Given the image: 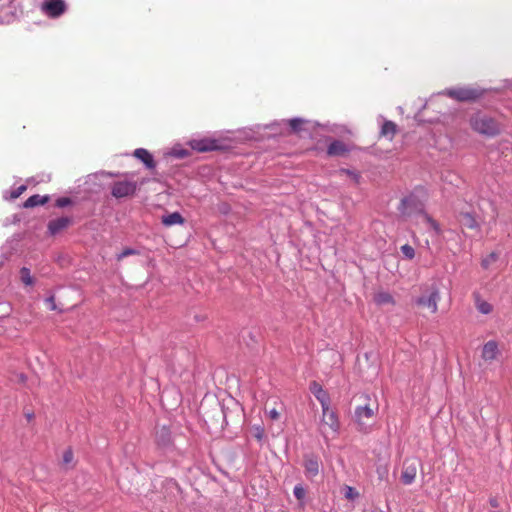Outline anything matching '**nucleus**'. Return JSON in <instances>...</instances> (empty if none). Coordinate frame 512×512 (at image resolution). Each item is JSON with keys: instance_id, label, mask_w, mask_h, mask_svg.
<instances>
[{"instance_id": "nucleus-25", "label": "nucleus", "mask_w": 512, "mask_h": 512, "mask_svg": "<svg viewBox=\"0 0 512 512\" xmlns=\"http://www.w3.org/2000/svg\"><path fill=\"white\" fill-rule=\"evenodd\" d=\"M342 491H343L344 497L348 500L353 501L359 497V492L355 488H353L349 485H344Z\"/></svg>"}, {"instance_id": "nucleus-23", "label": "nucleus", "mask_w": 512, "mask_h": 512, "mask_svg": "<svg viewBox=\"0 0 512 512\" xmlns=\"http://www.w3.org/2000/svg\"><path fill=\"white\" fill-rule=\"evenodd\" d=\"M289 126L294 133H299L303 130L304 125L307 123L305 119L293 118L289 120Z\"/></svg>"}, {"instance_id": "nucleus-22", "label": "nucleus", "mask_w": 512, "mask_h": 512, "mask_svg": "<svg viewBox=\"0 0 512 512\" xmlns=\"http://www.w3.org/2000/svg\"><path fill=\"white\" fill-rule=\"evenodd\" d=\"M477 310L482 314H490L493 311V307L490 303L477 297L475 300Z\"/></svg>"}, {"instance_id": "nucleus-10", "label": "nucleus", "mask_w": 512, "mask_h": 512, "mask_svg": "<svg viewBox=\"0 0 512 512\" xmlns=\"http://www.w3.org/2000/svg\"><path fill=\"white\" fill-rule=\"evenodd\" d=\"M42 10L51 18L62 15L66 10L64 0H46L42 5Z\"/></svg>"}, {"instance_id": "nucleus-36", "label": "nucleus", "mask_w": 512, "mask_h": 512, "mask_svg": "<svg viewBox=\"0 0 512 512\" xmlns=\"http://www.w3.org/2000/svg\"><path fill=\"white\" fill-rule=\"evenodd\" d=\"M25 189H26V187H25V186H20V187L18 188L17 193H16V194H14L13 196H14V197H18V196H19V195H20V194H21Z\"/></svg>"}, {"instance_id": "nucleus-8", "label": "nucleus", "mask_w": 512, "mask_h": 512, "mask_svg": "<svg viewBox=\"0 0 512 512\" xmlns=\"http://www.w3.org/2000/svg\"><path fill=\"white\" fill-rule=\"evenodd\" d=\"M419 461L416 459H406L403 463V469L401 473V482L404 485L412 484L417 476Z\"/></svg>"}, {"instance_id": "nucleus-5", "label": "nucleus", "mask_w": 512, "mask_h": 512, "mask_svg": "<svg viewBox=\"0 0 512 512\" xmlns=\"http://www.w3.org/2000/svg\"><path fill=\"white\" fill-rule=\"evenodd\" d=\"M377 411V406L372 407L369 403L363 406H358L355 409L354 419L358 426L359 431L367 432L370 422L373 420Z\"/></svg>"}, {"instance_id": "nucleus-27", "label": "nucleus", "mask_w": 512, "mask_h": 512, "mask_svg": "<svg viewBox=\"0 0 512 512\" xmlns=\"http://www.w3.org/2000/svg\"><path fill=\"white\" fill-rule=\"evenodd\" d=\"M401 252L409 260H411L415 257V250L409 244H405V245L401 246Z\"/></svg>"}, {"instance_id": "nucleus-38", "label": "nucleus", "mask_w": 512, "mask_h": 512, "mask_svg": "<svg viewBox=\"0 0 512 512\" xmlns=\"http://www.w3.org/2000/svg\"><path fill=\"white\" fill-rule=\"evenodd\" d=\"M28 419H31L33 417L32 414L27 415Z\"/></svg>"}, {"instance_id": "nucleus-3", "label": "nucleus", "mask_w": 512, "mask_h": 512, "mask_svg": "<svg viewBox=\"0 0 512 512\" xmlns=\"http://www.w3.org/2000/svg\"><path fill=\"white\" fill-rule=\"evenodd\" d=\"M485 92V89L480 87L462 86L446 89L443 93L459 102H475L482 98Z\"/></svg>"}, {"instance_id": "nucleus-19", "label": "nucleus", "mask_w": 512, "mask_h": 512, "mask_svg": "<svg viewBox=\"0 0 512 512\" xmlns=\"http://www.w3.org/2000/svg\"><path fill=\"white\" fill-rule=\"evenodd\" d=\"M184 223V218L179 212H173L169 215L162 217V224L169 227L172 225H181Z\"/></svg>"}, {"instance_id": "nucleus-11", "label": "nucleus", "mask_w": 512, "mask_h": 512, "mask_svg": "<svg viewBox=\"0 0 512 512\" xmlns=\"http://www.w3.org/2000/svg\"><path fill=\"white\" fill-rule=\"evenodd\" d=\"M193 150L197 152L214 151L220 148L218 141L211 138L196 139L190 143Z\"/></svg>"}, {"instance_id": "nucleus-1", "label": "nucleus", "mask_w": 512, "mask_h": 512, "mask_svg": "<svg viewBox=\"0 0 512 512\" xmlns=\"http://www.w3.org/2000/svg\"><path fill=\"white\" fill-rule=\"evenodd\" d=\"M398 211L403 217H410L414 214H422L423 219L434 230H438L437 222L424 212V204L413 194H410L401 200L398 206Z\"/></svg>"}, {"instance_id": "nucleus-34", "label": "nucleus", "mask_w": 512, "mask_h": 512, "mask_svg": "<svg viewBox=\"0 0 512 512\" xmlns=\"http://www.w3.org/2000/svg\"><path fill=\"white\" fill-rule=\"evenodd\" d=\"M270 419L278 420L280 418V412L277 409L273 408L268 412Z\"/></svg>"}, {"instance_id": "nucleus-26", "label": "nucleus", "mask_w": 512, "mask_h": 512, "mask_svg": "<svg viewBox=\"0 0 512 512\" xmlns=\"http://www.w3.org/2000/svg\"><path fill=\"white\" fill-rule=\"evenodd\" d=\"M21 280L25 285H32L34 283L33 278L30 274V270L26 267H23L20 270Z\"/></svg>"}, {"instance_id": "nucleus-30", "label": "nucleus", "mask_w": 512, "mask_h": 512, "mask_svg": "<svg viewBox=\"0 0 512 512\" xmlns=\"http://www.w3.org/2000/svg\"><path fill=\"white\" fill-rule=\"evenodd\" d=\"M74 454L72 449L68 448L64 451L62 461L64 465H69L73 462Z\"/></svg>"}, {"instance_id": "nucleus-13", "label": "nucleus", "mask_w": 512, "mask_h": 512, "mask_svg": "<svg viewBox=\"0 0 512 512\" xmlns=\"http://www.w3.org/2000/svg\"><path fill=\"white\" fill-rule=\"evenodd\" d=\"M71 224V218L69 217H60L54 220H51L48 223V230L51 235H56L62 230L66 229Z\"/></svg>"}, {"instance_id": "nucleus-20", "label": "nucleus", "mask_w": 512, "mask_h": 512, "mask_svg": "<svg viewBox=\"0 0 512 512\" xmlns=\"http://www.w3.org/2000/svg\"><path fill=\"white\" fill-rule=\"evenodd\" d=\"M49 201V196H40L38 194L30 196L25 202V208H33L38 205H44Z\"/></svg>"}, {"instance_id": "nucleus-14", "label": "nucleus", "mask_w": 512, "mask_h": 512, "mask_svg": "<svg viewBox=\"0 0 512 512\" xmlns=\"http://www.w3.org/2000/svg\"><path fill=\"white\" fill-rule=\"evenodd\" d=\"M133 155L134 157L142 161L146 168L152 170L156 167V162L154 161L152 154L148 150L144 148H138L134 151Z\"/></svg>"}, {"instance_id": "nucleus-6", "label": "nucleus", "mask_w": 512, "mask_h": 512, "mask_svg": "<svg viewBox=\"0 0 512 512\" xmlns=\"http://www.w3.org/2000/svg\"><path fill=\"white\" fill-rule=\"evenodd\" d=\"M326 428L337 434L340 429V422L337 413L330 408V405L322 407L320 431L325 435Z\"/></svg>"}, {"instance_id": "nucleus-21", "label": "nucleus", "mask_w": 512, "mask_h": 512, "mask_svg": "<svg viewBox=\"0 0 512 512\" xmlns=\"http://www.w3.org/2000/svg\"><path fill=\"white\" fill-rule=\"evenodd\" d=\"M374 302L377 305H385V304H395L393 296L388 292H378L374 295Z\"/></svg>"}, {"instance_id": "nucleus-24", "label": "nucleus", "mask_w": 512, "mask_h": 512, "mask_svg": "<svg viewBox=\"0 0 512 512\" xmlns=\"http://www.w3.org/2000/svg\"><path fill=\"white\" fill-rule=\"evenodd\" d=\"M338 173H339V175H345V176L349 177L355 184H359V182H360L361 176L358 172H356L354 170L342 168L338 171Z\"/></svg>"}, {"instance_id": "nucleus-12", "label": "nucleus", "mask_w": 512, "mask_h": 512, "mask_svg": "<svg viewBox=\"0 0 512 512\" xmlns=\"http://www.w3.org/2000/svg\"><path fill=\"white\" fill-rule=\"evenodd\" d=\"M310 391L316 397V399L320 402L321 407H325L330 405V397L329 394L323 389V387L316 381H312L310 383Z\"/></svg>"}, {"instance_id": "nucleus-15", "label": "nucleus", "mask_w": 512, "mask_h": 512, "mask_svg": "<svg viewBox=\"0 0 512 512\" xmlns=\"http://www.w3.org/2000/svg\"><path fill=\"white\" fill-rule=\"evenodd\" d=\"M459 223L463 228L471 230H479L480 228L475 216L468 212H461L459 214Z\"/></svg>"}, {"instance_id": "nucleus-33", "label": "nucleus", "mask_w": 512, "mask_h": 512, "mask_svg": "<svg viewBox=\"0 0 512 512\" xmlns=\"http://www.w3.org/2000/svg\"><path fill=\"white\" fill-rule=\"evenodd\" d=\"M377 474L380 480H386L388 477V467L381 466L377 468Z\"/></svg>"}, {"instance_id": "nucleus-31", "label": "nucleus", "mask_w": 512, "mask_h": 512, "mask_svg": "<svg viewBox=\"0 0 512 512\" xmlns=\"http://www.w3.org/2000/svg\"><path fill=\"white\" fill-rule=\"evenodd\" d=\"M136 254H138V251H136L135 249L125 248L120 254L117 255V261H121L122 259H124L127 256L136 255Z\"/></svg>"}, {"instance_id": "nucleus-32", "label": "nucleus", "mask_w": 512, "mask_h": 512, "mask_svg": "<svg viewBox=\"0 0 512 512\" xmlns=\"http://www.w3.org/2000/svg\"><path fill=\"white\" fill-rule=\"evenodd\" d=\"M71 204V199L68 197H61L56 200L55 205L59 208L66 207Z\"/></svg>"}, {"instance_id": "nucleus-37", "label": "nucleus", "mask_w": 512, "mask_h": 512, "mask_svg": "<svg viewBox=\"0 0 512 512\" xmlns=\"http://www.w3.org/2000/svg\"><path fill=\"white\" fill-rule=\"evenodd\" d=\"M490 504H491L492 507H497L498 506L497 500H495V499H491L490 500Z\"/></svg>"}, {"instance_id": "nucleus-29", "label": "nucleus", "mask_w": 512, "mask_h": 512, "mask_svg": "<svg viewBox=\"0 0 512 512\" xmlns=\"http://www.w3.org/2000/svg\"><path fill=\"white\" fill-rule=\"evenodd\" d=\"M293 493H294V496L297 498V500H299L300 502H303L305 495H306V491L301 485L295 486ZM301 505H303V503H301Z\"/></svg>"}, {"instance_id": "nucleus-9", "label": "nucleus", "mask_w": 512, "mask_h": 512, "mask_svg": "<svg viewBox=\"0 0 512 512\" xmlns=\"http://www.w3.org/2000/svg\"><path fill=\"white\" fill-rule=\"evenodd\" d=\"M501 355L499 343L495 340L487 341L481 349V358L485 363L497 360Z\"/></svg>"}, {"instance_id": "nucleus-17", "label": "nucleus", "mask_w": 512, "mask_h": 512, "mask_svg": "<svg viewBox=\"0 0 512 512\" xmlns=\"http://www.w3.org/2000/svg\"><path fill=\"white\" fill-rule=\"evenodd\" d=\"M304 467L308 477H314L319 473V462L316 458L305 459Z\"/></svg>"}, {"instance_id": "nucleus-2", "label": "nucleus", "mask_w": 512, "mask_h": 512, "mask_svg": "<svg viewBox=\"0 0 512 512\" xmlns=\"http://www.w3.org/2000/svg\"><path fill=\"white\" fill-rule=\"evenodd\" d=\"M470 125L475 132L487 137H495L502 131V126L496 119L480 112L470 118Z\"/></svg>"}, {"instance_id": "nucleus-35", "label": "nucleus", "mask_w": 512, "mask_h": 512, "mask_svg": "<svg viewBox=\"0 0 512 512\" xmlns=\"http://www.w3.org/2000/svg\"><path fill=\"white\" fill-rule=\"evenodd\" d=\"M257 434L256 437L260 440L263 436V429L261 427H257Z\"/></svg>"}, {"instance_id": "nucleus-28", "label": "nucleus", "mask_w": 512, "mask_h": 512, "mask_svg": "<svg viewBox=\"0 0 512 512\" xmlns=\"http://www.w3.org/2000/svg\"><path fill=\"white\" fill-rule=\"evenodd\" d=\"M498 258V255L495 252H491L486 258L482 260V267L487 269L492 263H494Z\"/></svg>"}, {"instance_id": "nucleus-7", "label": "nucleus", "mask_w": 512, "mask_h": 512, "mask_svg": "<svg viewBox=\"0 0 512 512\" xmlns=\"http://www.w3.org/2000/svg\"><path fill=\"white\" fill-rule=\"evenodd\" d=\"M137 190V182L122 180L116 181L111 186V194L115 198L132 196Z\"/></svg>"}, {"instance_id": "nucleus-4", "label": "nucleus", "mask_w": 512, "mask_h": 512, "mask_svg": "<svg viewBox=\"0 0 512 512\" xmlns=\"http://www.w3.org/2000/svg\"><path fill=\"white\" fill-rule=\"evenodd\" d=\"M440 301V292L436 285L430 286L425 292L416 299L417 306L426 308L430 313L435 314L438 311V302Z\"/></svg>"}, {"instance_id": "nucleus-16", "label": "nucleus", "mask_w": 512, "mask_h": 512, "mask_svg": "<svg viewBox=\"0 0 512 512\" xmlns=\"http://www.w3.org/2000/svg\"><path fill=\"white\" fill-rule=\"evenodd\" d=\"M348 151L346 145L341 141H333L327 149V154L329 156H342L346 154Z\"/></svg>"}, {"instance_id": "nucleus-18", "label": "nucleus", "mask_w": 512, "mask_h": 512, "mask_svg": "<svg viewBox=\"0 0 512 512\" xmlns=\"http://www.w3.org/2000/svg\"><path fill=\"white\" fill-rule=\"evenodd\" d=\"M397 133V125L392 121H385L381 127L380 134L383 137H387L392 140Z\"/></svg>"}]
</instances>
